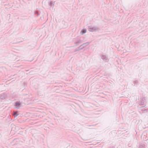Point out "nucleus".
Masks as SVG:
<instances>
[{
	"instance_id": "nucleus-17",
	"label": "nucleus",
	"mask_w": 148,
	"mask_h": 148,
	"mask_svg": "<svg viewBox=\"0 0 148 148\" xmlns=\"http://www.w3.org/2000/svg\"><path fill=\"white\" fill-rule=\"evenodd\" d=\"M143 108V107H141V108Z\"/></svg>"
},
{
	"instance_id": "nucleus-14",
	"label": "nucleus",
	"mask_w": 148,
	"mask_h": 148,
	"mask_svg": "<svg viewBox=\"0 0 148 148\" xmlns=\"http://www.w3.org/2000/svg\"><path fill=\"white\" fill-rule=\"evenodd\" d=\"M95 125H87V126L88 127H91V126H94Z\"/></svg>"
},
{
	"instance_id": "nucleus-18",
	"label": "nucleus",
	"mask_w": 148,
	"mask_h": 148,
	"mask_svg": "<svg viewBox=\"0 0 148 148\" xmlns=\"http://www.w3.org/2000/svg\"><path fill=\"white\" fill-rule=\"evenodd\" d=\"M146 110L145 109L144 110Z\"/></svg>"
},
{
	"instance_id": "nucleus-3",
	"label": "nucleus",
	"mask_w": 148,
	"mask_h": 148,
	"mask_svg": "<svg viewBox=\"0 0 148 148\" xmlns=\"http://www.w3.org/2000/svg\"><path fill=\"white\" fill-rule=\"evenodd\" d=\"M145 101V97H143L141 101L140 105H143Z\"/></svg>"
},
{
	"instance_id": "nucleus-10",
	"label": "nucleus",
	"mask_w": 148,
	"mask_h": 148,
	"mask_svg": "<svg viewBox=\"0 0 148 148\" xmlns=\"http://www.w3.org/2000/svg\"><path fill=\"white\" fill-rule=\"evenodd\" d=\"M86 32V30L85 29H83L81 31V32H82V34H84Z\"/></svg>"
},
{
	"instance_id": "nucleus-6",
	"label": "nucleus",
	"mask_w": 148,
	"mask_h": 148,
	"mask_svg": "<svg viewBox=\"0 0 148 148\" xmlns=\"http://www.w3.org/2000/svg\"><path fill=\"white\" fill-rule=\"evenodd\" d=\"M19 114L17 112L14 111L13 115L14 117H16Z\"/></svg>"
},
{
	"instance_id": "nucleus-16",
	"label": "nucleus",
	"mask_w": 148,
	"mask_h": 148,
	"mask_svg": "<svg viewBox=\"0 0 148 148\" xmlns=\"http://www.w3.org/2000/svg\"><path fill=\"white\" fill-rule=\"evenodd\" d=\"M36 14H38V12H36Z\"/></svg>"
},
{
	"instance_id": "nucleus-11",
	"label": "nucleus",
	"mask_w": 148,
	"mask_h": 148,
	"mask_svg": "<svg viewBox=\"0 0 148 148\" xmlns=\"http://www.w3.org/2000/svg\"><path fill=\"white\" fill-rule=\"evenodd\" d=\"M84 48V47H83L82 46H81V45L79 46V47H78V49L79 50H82Z\"/></svg>"
},
{
	"instance_id": "nucleus-15",
	"label": "nucleus",
	"mask_w": 148,
	"mask_h": 148,
	"mask_svg": "<svg viewBox=\"0 0 148 148\" xmlns=\"http://www.w3.org/2000/svg\"><path fill=\"white\" fill-rule=\"evenodd\" d=\"M79 50V49H75V51H78Z\"/></svg>"
},
{
	"instance_id": "nucleus-13",
	"label": "nucleus",
	"mask_w": 148,
	"mask_h": 148,
	"mask_svg": "<svg viewBox=\"0 0 148 148\" xmlns=\"http://www.w3.org/2000/svg\"><path fill=\"white\" fill-rule=\"evenodd\" d=\"M138 81L137 80H136V81H134V83L135 84H137L138 83Z\"/></svg>"
},
{
	"instance_id": "nucleus-7",
	"label": "nucleus",
	"mask_w": 148,
	"mask_h": 148,
	"mask_svg": "<svg viewBox=\"0 0 148 148\" xmlns=\"http://www.w3.org/2000/svg\"><path fill=\"white\" fill-rule=\"evenodd\" d=\"M55 3V2H53L52 1H51L50 2L49 5L51 6H53V7L54 5V3Z\"/></svg>"
},
{
	"instance_id": "nucleus-5",
	"label": "nucleus",
	"mask_w": 148,
	"mask_h": 148,
	"mask_svg": "<svg viewBox=\"0 0 148 148\" xmlns=\"http://www.w3.org/2000/svg\"><path fill=\"white\" fill-rule=\"evenodd\" d=\"M81 43V40H77L75 42V43L76 44V46H77L79 43Z\"/></svg>"
},
{
	"instance_id": "nucleus-9",
	"label": "nucleus",
	"mask_w": 148,
	"mask_h": 148,
	"mask_svg": "<svg viewBox=\"0 0 148 148\" xmlns=\"http://www.w3.org/2000/svg\"><path fill=\"white\" fill-rule=\"evenodd\" d=\"M20 103L18 102H16L15 103V106H20Z\"/></svg>"
},
{
	"instance_id": "nucleus-12",
	"label": "nucleus",
	"mask_w": 148,
	"mask_h": 148,
	"mask_svg": "<svg viewBox=\"0 0 148 148\" xmlns=\"http://www.w3.org/2000/svg\"><path fill=\"white\" fill-rule=\"evenodd\" d=\"M139 148H145V147L143 145H140V146Z\"/></svg>"
},
{
	"instance_id": "nucleus-1",
	"label": "nucleus",
	"mask_w": 148,
	"mask_h": 148,
	"mask_svg": "<svg viewBox=\"0 0 148 148\" xmlns=\"http://www.w3.org/2000/svg\"><path fill=\"white\" fill-rule=\"evenodd\" d=\"M88 29L90 32H94L99 30V29L97 27L89 26L88 27Z\"/></svg>"
},
{
	"instance_id": "nucleus-2",
	"label": "nucleus",
	"mask_w": 148,
	"mask_h": 148,
	"mask_svg": "<svg viewBox=\"0 0 148 148\" xmlns=\"http://www.w3.org/2000/svg\"><path fill=\"white\" fill-rule=\"evenodd\" d=\"M101 58L105 62H107L109 60L108 58L106 56L102 55L101 56Z\"/></svg>"
},
{
	"instance_id": "nucleus-8",
	"label": "nucleus",
	"mask_w": 148,
	"mask_h": 148,
	"mask_svg": "<svg viewBox=\"0 0 148 148\" xmlns=\"http://www.w3.org/2000/svg\"><path fill=\"white\" fill-rule=\"evenodd\" d=\"M5 96L4 95H0V99H5Z\"/></svg>"
},
{
	"instance_id": "nucleus-4",
	"label": "nucleus",
	"mask_w": 148,
	"mask_h": 148,
	"mask_svg": "<svg viewBox=\"0 0 148 148\" xmlns=\"http://www.w3.org/2000/svg\"><path fill=\"white\" fill-rule=\"evenodd\" d=\"M90 44L89 42H86V43H84L83 44H82V45H81V46H82L83 47H84V48L87 46L88 45Z\"/></svg>"
}]
</instances>
